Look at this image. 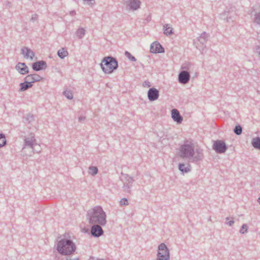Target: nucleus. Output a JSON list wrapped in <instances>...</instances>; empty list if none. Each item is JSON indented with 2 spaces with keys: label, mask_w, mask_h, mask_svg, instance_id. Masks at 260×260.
<instances>
[{
  "label": "nucleus",
  "mask_w": 260,
  "mask_h": 260,
  "mask_svg": "<svg viewBox=\"0 0 260 260\" xmlns=\"http://www.w3.org/2000/svg\"><path fill=\"white\" fill-rule=\"evenodd\" d=\"M179 156L182 158H186L190 162L198 164L204 158L203 150L201 148L194 149L193 144L186 141L179 148Z\"/></svg>",
  "instance_id": "f257e3e1"
},
{
  "label": "nucleus",
  "mask_w": 260,
  "mask_h": 260,
  "mask_svg": "<svg viewBox=\"0 0 260 260\" xmlns=\"http://www.w3.org/2000/svg\"><path fill=\"white\" fill-rule=\"evenodd\" d=\"M87 216L90 224L104 226L107 223L106 214L101 206H95L87 211Z\"/></svg>",
  "instance_id": "f03ea898"
},
{
  "label": "nucleus",
  "mask_w": 260,
  "mask_h": 260,
  "mask_svg": "<svg viewBox=\"0 0 260 260\" xmlns=\"http://www.w3.org/2000/svg\"><path fill=\"white\" fill-rule=\"evenodd\" d=\"M64 237L58 242L56 249L61 255H71L76 251V245L72 240Z\"/></svg>",
  "instance_id": "7ed1b4c3"
},
{
  "label": "nucleus",
  "mask_w": 260,
  "mask_h": 260,
  "mask_svg": "<svg viewBox=\"0 0 260 260\" xmlns=\"http://www.w3.org/2000/svg\"><path fill=\"white\" fill-rule=\"evenodd\" d=\"M102 71L105 74H111L118 67V61L114 57H105L100 64Z\"/></svg>",
  "instance_id": "20e7f679"
},
{
  "label": "nucleus",
  "mask_w": 260,
  "mask_h": 260,
  "mask_svg": "<svg viewBox=\"0 0 260 260\" xmlns=\"http://www.w3.org/2000/svg\"><path fill=\"white\" fill-rule=\"evenodd\" d=\"M170 257V250L167 245L164 243L159 244L155 260H169Z\"/></svg>",
  "instance_id": "39448f33"
},
{
  "label": "nucleus",
  "mask_w": 260,
  "mask_h": 260,
  "mask_svg": "<svg viewBox=\"0 0 260 260\" xmlns=\"http://www.w3.org/2000/svg\"><path fill=\"white\" fill-rule=\"evenodd\" d=\"M121 180L123 183L122 190L125 192L130 193L134 179L128 175L121 174Z\"/></svg>",
  "instance_id": "423d86ee"
},
{
  "label": "nucleus",
  "mask_w": 260,
  "mask_h": 260,
  "mask_svg": "<svg viewBox=\"0 0 260 260\" xmlns=\"http://www.w3.org/2000/svg\"><path fill=\"white\" fill-rule=\"evenodd\" d=\"M228 147L225 143L221 140H217L214 142L213 145V149L218 153L225 152Z\"/></svg>",
  "instance_id": "0eeeda50"
},
{
  "label": "nucleus",
  "mask_w": 260,
  "mask_h": 260,
  "mask_svg": "<svg viewBox=\"0 0 260 260\" xmlns=\"http://www.w3.org/2000/svg\"><path fill=\"white\" fill-rule=\"evenodd\" d=\"M190 78V74L186 71H182L178 75V81L181 84H185L187 83Z\"/></svg>",
  "instance_id": "6e6552de"
},
{
  "label": "nucleus",
  "mask_w": 260,
  "mask_h": 260,
  "mask_svg": "<svg viewBox=\"0 0 260 260\" xmlns=\"http://www.w3.org/2000/svg\"><path fill=\"white\" fill-rule=\"evenodd\" d=\"M159 91L154 87L150 88L147 92L148 99L150 101H154L159 98Z\"/></svg>",
  "instance_id": "1a4fd4ad"
},
{
  "label": "nucleus",
  "mask_w": 260,
  "mask_h": 260,
  "mask_svg": "<svg viewBox=\"0 0 260 260\" xmlns=\"http://www.w3.org/2000/svg\"><path fill=\"white\" fill-rule=\"evenodd\" d=\"M91 228V234L94 237H99L103 235L104 232L100 224H92Z\"/></svg>",
  "instance_id": "9d476101"
},
{
  "label": "nucleus",
  "mask_w": 260,
  "mask_h": 260,
  "mask_svg": "<svg viewBox=\"0 0 260 260\" xmlns=\"http://www.w3.org/2000/svg\"><path fill=\"white\" fill-rule=\"evenodd\" d=\"M21 53L23 55V57L26 59L29 58L32 60L35 56L34 52L28 47H23L21 49Z\"/></svg>",
  "instance_id": "9b49d317"
},
{
  "label": "nucleus",
  "mask_w": 260,
  "mask_h": 260,
  "mask_svg": "<svg viewBox=\"0 0 260 260\" xmlns=\"http://www.w3.org/2000/svg\"><path fill=\"white\" fill-rule=\"evenodd\" d=\"M150 51L153 53H163L165 49L159 43L155 42L151 44Z\"/></svg>",
  "instance_id": "f8f14e48"
},
{
  "label": "nucleus",
  "mask_w": 260,
  "mask_h": 260,
  "mask_svg": "<svg viewBox=\"0 0 260 260\" xmlns=\"http://www.w3.org/2000/svg\"><path fill=\"white\" fill-rule=\"evenodd\" d=\"M47 67L46 62L44 60H40L32 63V69L35 71H40L46 69Z\"/></svg>",
  "instance_id": "ddd939ff"
},
{
  "label": "nucleus",
  "mask_w": 260,
  "mask_h": 260,
  "mask_svg": "<svg viewBox=\"0 0 260 260\" xmlns=\"http://www.w3.org/2000/svg\"><path fill=\"white\" fill-rule=\"evenodd\" d=\"M16 69L21 75H25L28 73L29 70L25 63L19 62L15 67Z\"/></svg>",
  "instance_id": "4468645a"
},
{
  "label": "nucleus",
  "mask_w": 260,
  "mask_h": 260,
  "mask_svg": "<svg viewBox=\"0 0 260 260\" xmlns=\"http://www.w3.org/2000/svg\"><path fill=\"white\" fill-rule=\"evenodd\" d=\"M24 144L25 146H28L32 149H34V147L37 145L36 140L34 136L26 138L24 139Z\"/></svg>",
  "instance_id": "2eb2a0df"
},
{
  "label": "nucleus",
  "mask_w": 260,
  "mask_h": 260,
  "mask_svg": "<svg viewBox=\"0 0 260 260\" xmlns=\"http://www.w3.org/2000/svg\"><path fill=\"white\" fill-rule=\"evenodd\" d=\"M171 115L174 121L177 122L178 123H181L182 122L183 118L177 109H174L172 110Z\"/></svg>",
  "instance_id": "dca6fc26"
},
{
  "label": "nucleus",
  "mask_w": 260,
  "mask_h": 260,
  "mask_svg": "<svg viewBox=\"0 0 260 260\" xmlns=\"http://www.w3.org/2000/svg\"><path fill=\"white\" fill-rule=\"evenodd\" d=\"M178 169L182 174H184L190 172L191 170V168L189 163H179L178 165Z\"/></svg>",
  "instance_id": "f3484780"
},
{
  "label": "nucleus",
  "mask_w": 260,
  "mask_h": 260,
  "mask_svg": "<svg viewBox=\"0 0 260 260\" xmlns=\"http://www.w3.org/2000/svg\"><path fill=\"white\" fill-rule=\"evenodd\" d=\"M128 3L127 6L130 10L135 11L140 8L141 4L140 0H128Z\"/></svg>",
  "instance_id": "a211bd4d"
},
{
  "label": "nucleus",
  "mask_w": 260,
  "mask_h": 260,
  "mask_svg": "<svg viewBox=\"0 0 260 260\" xmlns=\"http://www.w3.org/2000/svg\"><path fill=\"white\" fill-rule=\"evenodd\" d=\"M42 78L37 74H32L27 75L25 79L30 82L31 84L34 82L40 81L42 80Z\"/></svg>",
  "instance_id": "6ab92c4d"
},
{
  "label": "nucleus",
  "mask_w": 260,
  "mask_h": 260,
  "mask_svg": "<svg viewBox=\"0 0 260 260\" xmlns=\"http://www.w3.org/2000/svg\"><path fill=\"white\" fill-rule=\"evenodd\" d=\"M20 88L19 89V91H24L26 90L29 88H31L32 86V84H31L30 82L27 80L25 81L23 83H21L20 84Z\"/></svg>",
  "instance_id": "aec40b11"
},
{
  "label": "nucleus",
  "mask_w": 260,
  "mask_h": 260,
  "mask_svg": "<svg viewBox=\"0 0 260 260\" xmlns=\"http://www.w3.org/2000/svg\"><path fill=\"white\" fill-rule=\"evenodd\" d=\"M209 37V35L208 34L205 32H203L201 34L200 36L198 38V39L201 44L204 45L207 41Z\"/></svg>",
  "instance_id": "412c9836"
},
{
  "label": "nucleus",
  "mask_w": 260,
  "mask_h": 260,
  "mask_svg": "<svg viewBox=\"0 0 260 260\" xmlns=\"http://www.w3.org/2000/svg\"><path fill=\"white\" fill-rule=\"evenodd\" d=\"M251 144L254 148L260 150V137H256L252 138Z\"/></svg>",
  "instance_id": "4be33fe9"
},
{
  "label": "nucleus",
  "mask_w": 260,
  "mask_h": 260,
  "mask_svg": "<svg viewBox=\"0 0 260 260\" xmlns=\"http://www.w3.org/2000/svg\"><path fill=\"white\" fill-rule=\"evenodd\" d=\"M163 30L164 33L166 36L171 35L173 33L172 27L168 24H166L164 25Z\"/></svg>",
  "instance_id": "5701e85b"
},
{
  "label": "nucleus",
  "mask_w": 260,
  "mask_h": 260,
  "mask_svg": "<svg viewBox=\"0 0 260 260\" xmlns=\"http://www.w3.org/2000/svg\"><path fill=\"white\" fill-rule=\"evenodd\" d=\"M57 55L60 58L63 59L68 55V52L62 48L58 50Z\"/></svg>",
  "instance_id": "b1692460"
},
{
  "label": "nucleus",
  "mask_w": 260,
  "mask_h": 260,
  "mask_svg": "<svg viewBox=\"0 0 260 260\" xmlns=\"http://www.w3.org/2000/svg\"><path fill=\"white\" fill-rule=\"evenodd\" d=\"M63 94L69 100H72L73 98L72 91L68 89H67L63 91Z\"/></svg>",
  "instance_id": "393cba45"
},
{
  "label": "nucleus",
  "mask_w": 260,
  "mask_h": 260,
  "mask_svg": "<svg viewBox=\"0 0 260 260\" xmlns=\"http://www.w3.org/2000/svg\"><path fill=\"white\" fill-rule=\"evenodd\" d=\"M85 34V30L83 28H79L76 31V35L79 39L83 38Z\"/></svg>",
  "instance_id": "a878e982"
},
{
  "label": "nucleus",
  "mask_w": 260,
  "mask_h": 260,
  "mask_svg": "<svg viewBox=\"0 0 260 260\" xmlns=\"http://www.w3.org/2000/svg\"><path fill=\"white\" fill-rule=\"evenodd\" d=\"M98 169L96 167L91 166L89 168L88 173L89 174L94 176L98 173Z\"/></svg>",
  "instance_id": "bb28decb"
},
{
  "label": "nucleus",
  "mask_w": 260,
  "mask_h": 260,
  "mask_svg": "<svg viewBox=\"0 0 260 260\" xmlns=\"http://www.w3.org/2000/svg\"><path fill=\"white\" fill-rule=\"evenodd\" d=\"M234 132L237 135H241L242 133V126L239 124L236 125L234 129Z\"/></svg>",
  "instance_id": "cd10ccee"
},
{
  "label": "nucleus",
  "mask_w": 260,
  "mask_h": 260,
  "mask_svg": "<svg viewBox=\"0 0 260 260\" xmlns=\"http://www.w3.org/2000/svg\"><path fill=\"white\" fill-rule=\"evenodd\" d=\"M6 144V139L4 134H0V148Z\"/></svg>",
  "instance_id": "c85d7f7f"
},
{
  "label": "nucleus",
  "mask_w": 260,
  "mask_h": 260,
  "mask_svg": "<svg viewBox=\"0 0 260 260\" xmlns=\"http://www.w3.org/2000/svg\"><path fill=\"white\" fill-rule=\"evenodd\" d=\"M125 56L132 61H136V58L133 56L128 51H126L124 53Z\"/></svg>",
  "instance_id": "c756f323"
},
{
  "label": "nucleus",
  "mask_w": 260,
  "mask_h": 260,
  "mask_svg": "<svg viewBox=\"0 0 260 260\" xmlns=\"http://www.w3.org/2000/svg\"><path fill=\"white\" fill-rule=\"evenodd\" d=\"M254 22L260 25V12H257L254 15Z\"/></svg>",
  "instance_id": "7c9ffc66"
},
{
  "label": "nucleus",
  "mask_w": 260,
  "mask_h": 260,
  "mask_svg": "<svg viewBox=\"0 0 260 260\" xmlns=\"http://www.w3.org/2000/svg\"><path fill=\"white\" fill-rule=\"evenodd\" d=\"M248 228V225L246 224H243L240 230V233L242 234L246 233L247 232Z\"/></svg>",
  "instance_id": "2f4dec72"
},
{
  "label": "nucleus",
  "mask_w": 260,
  "mask_h": 260,
  "mask_svg": "<svg viewBox=\"0 0 260 260\" xmlns=\"http://www.w3.org/2000/svg\"><path fill=\"white\" fill-rule=\"evenodd\" d=\"M25 119L28 123H30L34 120V116L32 114H29L25 117Z\"/></svg>",
  "instance_id": "473e14b6"
},
{
  "label": "nucleus",
  "mask_w": 260,
  "mask_h": 260,
  "mask_svg": "<svg viewBox=\"0 0 260 260\" xmlns=\"http://www.w3.org/2000/svg\"><path fill=\"white\" fill-rule=\"evenodd\" d=\"M120 204L121 205H127L128 201L126 198H122L120 201Z\"/></svg>",
  "instance_id": "72a5a7b5"
},
{
  "label": "nucleus",
  "mask_w": 260,
  "mask_h": 260,
  "mask_svg": "<svg viewBox=\"0 0 260 260\" xmlns=\"http://www.w3.org/2000/svg\"><path fill=\"white\" fill-rule=\"evenodd\" d=\"M38 19V15L37 14H35L32 15L31 18L30 19L31 21H35Z\"/></svg>",
  "instance_id": "f704fd0d"
},
{
  "label": "nucleus",
  "mask_w": 260,
  "mask_h": 260,
  "mask_svg": "<svg viewBox=\"0 0 260 260\" xmlns=\"http://www.w3.org/2000/svg\"><path fill=\"white\" fill-rule=\"evenodd\" d=\"M143 85L144 86H147V87H150L151 86V84H150V83L149 81H145L143 83Z\"/></svg>",
  "instance_id": "c9c22d12"
},
{
  "label": "nucleus",
  "mask_w": 260,
  "mask_h": 260,
  "mask_svg": "<svg viewBox=\"0 0 260 260\" xmlns=\"http://www.w3.org/2000/svg\"><path fill=\"white\" fill-rule=\"evenodd\" d=\"M234 223V221L233 220H230L229 222H226V224H228L230 226H232Z\"/></svg>",
  "instance_id": "e433bc0d"
},
{
  "label": "nucleus",
  "mask_w": 260,
  "mask_h": 260,
  "mask_svg": "<svg viewBox=\"0 0 260 260\" xmlns=\"http://www.w3.org/2000/svg\"><path fill=\"white\" fill-rule=\"evenodd\" d=\"M86 119V117L85 116H80L78 118V120L79 122H82L83 121H84Z\"/></svg>",
  "instance_id": "4c0bfd02"
},
{
  "label": "nucleus",
  "mask_w": 260,
  "mask_h": 260,
  "mask_svg": "<svg viewBox=\"0 0 260 260\" xmlns=\"http://www.w3.org/2000/svg\"><path fill=\"white\" fill-rule=\"evenodd\" d=\"M76 14V11L75 10H72L70 12V15L71 16H74Z\"/></svg>",
  "instance_id": "58836bf2"
},
{
  "label": "nucleus",
  "mask_w": 260,
  "mask_h": 260,
  "mask_svg": "<svg viewBox=\"0 0 260 260\" xmlns=\"http://www.w3.org/2000/svg\"><path fill=\"white\" fill-rule=\"evenodd\" d=\"M199 50H201V52L202 54H204L205 53V49L204 48H203L202 50H201V49H199Z\"/></svg>",
  "instance_id": "ea45409f"
},
{
  "label": "nucleus",
  "mask_w": 260,
  "mask_h": 260,
  "mask_svg": "<svg viewBox=\"0 0 260 260\" xmlns=\"http://www.w3.org/2000/svg\"><path fill=\"white\" fill-rule=\"evenodd\" d=\"M33 150H35V151H36V152L37 153H39V152H40V151H41V150H39V148H37V150H36V149L34 148V149H33Z\"/></svg>",
  "instance_id": "a19ab883"
},
{
  "label": "nucleus",
  "mask_w": 260,
  "mask_h": 260,
  "mask_svg": "<svg viewBox=\"0 0 260 260\" xmlns=\"http://www.w3.org/2000/svg\"><path fill=\"white\" fill-rule=\"evenodd\" d=\"M66 260H79L78 258H75L74 259H67Z\"/></svg>",
  "instance_id": "79ce46f5"
},
{
  "label": "nucleus",
  "mask_w": 260,
  "mask_h": 260,
  "mask_svg": "<svg viewBox=\"0 0 260 260\" xmlns=\"http://www.w3.org/2000/svg\"><path fill=\"white\" fill-rule=\"evenodd\" d=\"M225 219H226V221H228V220H229L230 219V218L229 217H226Z\"/></svg>",
  "instance_id": "37998d69"
},
{
  "label": "nucleus",
  "mask_w": 260,
  "mask_h": 260,
  "mask_svg": "<svg viewBox=\"0 0 260 260\" xmlns=\"http://www.w3.org/2000/svg\"><path fill=\"white\" fill-rule=\"evenodd\" d=\"M258 202L259 204H260V197L258 198Z\"/></svg>",
  "instance_id": "c03bdc74"
}]
</instances>
